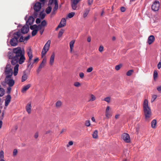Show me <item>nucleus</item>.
I'll return each instance as SVG.
<instances>
[{
	"mask_svg": "<svg viewBox=\"0 0 161 161\" xmlns=\"http://www.w3.org/2000/svg\"><path fill=\"white\" fill-rule=\"evenodd\" d=\"M8 56L9 59H11V64L12 65L16 64L14 67V76L17 75L18 71L19 65L17 64L19 62L21 64L24 62L25 58L23 53L20 47L14 48L12 52L8 53Z\"/></svg>",
	"mask_w": 161,
	"mask_h": 161,
	"instance_id": "1",
	"label": "nucleus"
},
{
	"mask_svg": "<svg viewBox=\"0 0 161 161\" xmlns=\"http://www.w3.org/2000/svg\"><path fill=\"white\" fill-rule=\"evenodd\" d=\"M143 108L145 120L149 121L151 117L152 113L151 109L148 105V101L147 99L144 100V101Z\"/></svg>",
	"mask_w": 161,
	"mask_h": 161,
	"instance_id": "2",
	"label": "nucleus"
},
{
	"mask_svg": "<svg viewBox=\"0 0 161 161\" xmlns=\"http://www.w3.org/2000/svg\"><path fill=\"white\" fill-rule=\"evenodd\" d=\"M21 35V33L19 31L13 33V37L10 41V44L11 46H15L17 45L19 42L18 39Z\"/></svg>",
	"mask_w": 161,
	"mask_h": 161,
	"instance_id": "3",
	"label": "nucleus"
},
{
	"mask_svg": "<svg viewBox=\"0 0 161 161\" xmlns=\"http://www.w3.org/2000/svg\"><path fill=\"white\" fill-rule=\"evenodd\" d=\"M25 19L26 21V25L22 27L21 29V32L22 34L27 33L29 30V25H30V16L27 15L25 17Z\"/></svg>",
	"mask_w": 161,
	"mask_h": 161,
	"instance_id": "4",
	"label": "nucleus"
},
{
	"mask_svg": "<svg viewBox=\"0 0 161 161\" xmlns=\"http://www.w3.org/2000/svg\"><path fill=\"white\" fill-rule=\"evenodd\" d=\"M50 44L51 41L50 40H48L42 50L41 53V56L42 58H43V56L45 55L47 52L48 51L49 48Z\"/></svg>",
	"mask_w": 161,
	"mask_h": 161,
	"instance_id": "5",
	"label": "nucleus"
},
{
	"mask_svg": "<svg viewBox=\"0 0 161 161\" xmlns=\"http://www.w3.org/2000/svg\"><path fill=\"white\" fill-rule=\"evenodd\" d=\"M5 83L10 87L13 86L14 84V81L11 78V76H6L4 80Z\"/></svg>",
	"mask_w": 161,
	"mask_h": 161,
	"instance_id": "6",
	"label": "nucleus"
},
{
	"mask_svg": "<svg viewBox=\"0 0 161 161\" xmlns=\"http://www.w3.org/2000/svg\"><path fill=\"white\" fill-rule=\"evenodd\" d=\"M5 72L6 76H12L13 75L12 68L10 64L7 65L5 69Z\"/></svg>",
	"mask_w": 161,
	"mask_h": 161,
	"instance_id": "7",
	"label": "nucleus"
},
{
	"mask_svg": "<svg viewBox=\"0 0 161 161\" xmlns=\"http://www.w3.org/2000/svg\"><path fill=\"white\" fill-rule=\"evenodd\" d=\"M159 3L157 1H155L152 6L153 10L156 11L158 10L159 6Z\"/></svg>",
	"mask_w": 161,
	"mask_h": 161,
	"instance_id": "8",
	"label": "nucleus"
},
{
	"mask_svg": "<svg viewBox=\"0 0 161 161\" xmlns=\"http://www.w3.org/2000/svg\"><path fill=\"white\" fill-rule=\"evenodd\" d=\"M41 3L39 2H36L33 6V8L35 11L38 12L39 11L41 8Z\"/></svg>",
	"mask_w": 161,
	"mask_h": 161,
	"instance_id": "9",
	"label": "nucleus"
},
{
	"mask_svg": "<svg viewBox=\"0 0 161 161\" xmlns=\"http://www.w3.org/2000/svg\"><path fill=\"white\" fill-rule=\"evenodd\" d=\"M80 0H71V6L73 10H76L77 8V5Z\"/></svg>",
	"mask_w": 161,
	"mask_h": 161,
	"instance_id": "10",
	"label": "nucleus"
},
{
	"mask_svg": "<svg viewBox=\"0 0 161 161\" xmlns=\"http://www.w3.org/2000/svg\"><path fill=\"white\" fill-rule=\"evenodd\" d=\"M46 60L47 59L46 58H44L43 59L41 63L39 65L38 68L37 69L38 72H39L41 70L42 68H43L46 62Z\"/></svg>",
	"mask_w": 161,
	"mask_h": 161,
	"instance_id": "11",
	"label": "nucleus"
},
{
	"mask_svg": "<svg viewBox=\"0 0 161 161\" xmlns=\"http://www.w3.org/2000/svg\"><path fill=\"white\" fill-rule=\"evenodd\" d=\"M121 138L124 141H126L130 140V137L128 134L125 133L122 135Z\"/></svg>",
	"mask_w": 161,
	"mask_h": 161,
	"instance_id": "12",
	"label": "nucleus"
},
{
	"mask_svg": "<svg viewBox=\"0 0 161 161\" xmlns=\"http://www.w3.org/2000/svg\"><path fill=\"white\" fill-rule=\"evenodd\" d=\"M155 40V37L153 35L150 36L148 38L147 42L149 45H150Z\"/></svg>",
	"mask_w": 161,
	"mask_h": 161,
	"instance_id": "13",
	"label": "nucleus"
},
{
	"mask_svg": "<svg viewBox=\"0 0 161 161\" xmlns=\"http://www.w3.org/2000/svg\"><path fill=\"white\" fill-rule=\"evenodd\" d=\"M30 36L28 35V36L26 37H24L22 36V35L20 36L19 39L18 41L20 42H24L25 41H27L29 39Z\"/></svg>",
	"mask_w": 161,
	"mask_h": 161,
	"instance_id": "14",
	"label": "nucleus"
},
{
	"mask_svg": "<svg viewBox=\"0 0 161 161\" xmlns=\"http://www.w3.org/2000/svg\"><path fill=\"white\" fill-rule=\"evenodd\" d=\"M55 57V54L53 52L52 53V55L51 56L50 59V65H53Z\"/></svg>",
	"mask_w": 161,
	"mask_h": 161,
	"instance_id": "15",
	"label": "nucleus"
},
{
	"mask_svg": "<svg viewBox=\"0 0 161 161\" xmlns=\"http://www.w3.org/2000/svg\"><path fill=\"white\" fill-rule=\"evenodd\" d=\"M30 85L28 84L24 86L21 90V92L23 93H25L26 91L30 87Z\"/></svg>",
	"mask_w": 161,
	"mask_h": 161,
	"instance_id": "16",
	"label": "nucleus"
},
{
	"mask_svg": "<svg viewBox=\"0 0 161 161\" xmlns=\"http://www.w3.org/2000/svg\"><path fill=\"white\" fill-rule=\"evenodd\" d=\"M90 10V9L89 8H86L85 11L84 12L83 14V17L84 18H86Z\"/></svg>",
	"mask_w": 161,
	"mask_h": 161,
	"instance_id": "17",
	"label": "nucleus"
},
{
	"mask_svg": "<svg viewBox=\"0 0 161 161\" xmlns=\"http://www.w3.org/2000/svg\"><path fill=\"white\" fill-rule=\"evenodd\" d=\"M27 52L29 57V62L28 64V66H29L30 65V48H28V49L27 50Z\"/></svg>",
	"mask_w": 161,
	"mask_h": 161,
	"instance_id": "18",
	"label": "nucleus"
},
{
	"mask_svg": "<svg viewBox=\"0 0 161 161\" xmlns=\"http://www.w3.org/2000/svg\"><path fill=\"white\" fill-rule=\"evenodd\" d=\"M75 42V41L74 40H72L69 43V46L71 52H72L73 50Z\"/></svg>",
	"mask_w": 161,
	"mask_h": 161,
	"instance_id": "19",
	"label": "nucleus"
},
{
	"mask_svg": "<svg viewBox=\"0 0 161 161\" xmlns=\"http://www.w3.org/2000/svg\"><path fill=\"white\" fill-rule=\"evenodd\" d=\"M156 123V119H153L152 120L151 123V127L152 128H155Z\"/></svg>",
	"mask_w": 161,
	"mask_h": 161,
	"instance_id": "20",
	"label": "nucleus"
},
{
	"mask_svg": "<svg viewBox=\"0 0 161 161\" xmlns=\"http://www.w3.org/2000/svg\"><path fill=\"white\" fill-rule=\"evenodd\" d=\"M62 103L60 101H58L56 103V108H58L61 107Z\"/></svg>",
	"mask_w": 161,
	"mask_h": 161,
	"instance_id": "21",
	"label": "nucleus"
},
{
	"mask_svg": "<svg viewBox=\"0 0 161 161\" xmlns=\"http://www.w3.org/2000/svg\"><path fill=\"white\" fill-rule=\"evenodd\" d=\"M98 131L97 130L94 131L92 134L93 137L94 138H96L98 136Z\"/></svg>",
	"mask_w": 161,
	"mask_h": 161,
	"instance_id": "22",
	"label": "nucleus"
},
{
	"mask_svg": "<svg viewBox=\"0 0 161 161\" xmlns=\"http://www.w3.org/2000/svg\"><path fill=\"white\" fill-rule=\"evenodd\" d=\"M52 7L51 6H49L46 8V12L47 14H49L52 10Z\"/></svg>",
	"mask_w": 161,
	"mask_h": 161,
	"instance_id": "23",
	"label": "nucleus"
},
{
	"mask_svg": "<svg viewBox=\"0 0 161 161\" xmlns=\"http://www.w3.org/2000/svg\"><path fill=\"white\" fill-rule=\"evenodd\" d=\"M26 109L27 111L29 114H30V104L29 103L28 105L26 106Z\"/></svg>",
	"mask_w": 161,
	"mask_h": 161,
	"instance_id": "24",
	"label": "nucleus"
},
{
	"mask_svg": "<svg viewBox=\"0 0 161 161\" xmlns=\"http://www.w3.org/2000/svg\"><path fill=\"white\" fill-rule=\"evenodd\" d=\"M64 30L62 29H61L60 31L58 34V37L60 38V37L62 35H63V33H64Z\"/></svg>",
	"mask_w": 161,
	"mask_h": 161,
	"instance_id": "25",
	"label": "nucleus"
},
{
	"mask_svg": "<svg viewBox=\"0 0 161 161\" xmlns=\"http://www.w3.org/2000/svg\"><path fill=\"white\" fill-rule=\"evenodd\" d=\"M27 79V76L26 75L24 74L23 75L22 77V82H24Z\"/></svg>",
	"mask_w": 161,
	"mask_h": 161,
	"instance_id": "26",
	"label": "nucleus"
},
{
	"mask_svg": "<svg viewBox=\"0 0 161 161\" xmlns=\"http://www.w3.org/2000/svg\"><path fill=\"white\" fill-rule=\"evenodd\" d=\"M33 30L32 32V36H34L36 35L37 32V30L35 29V30Z\"/></svg>",
	"mask_w": 161,
	"mask_h": 161,
	"instance_id": "27",
	"label": "nucleus"
},
{
	"mask_svg": "<svg viewBox=\"0 0 161 161\" xmlns=\"http://www.w3.org/2000/svg\"><path fill=\"white\" fill-rule=\"evenodd\" d=\"M122 65L121 64L116 65L115 67V69L116 70H119L122 67Z\"/></svg>",
	"mask_w": 161,
	"mask_h": 161,
	"instance_id": "28",
	"label": "nucleus"
},
{
	"mask_svg": "<svg viewBox=\"0 0 161 161\" xmlns=\"http://www.w3.org/2000/svg\"><path fill=\"white\" fill-rule=\"evenodd\" d=\"M158 75V74L157 72V71L156 70H154V73H153V78L154 80H155V79L157 77Z\"/></svg>",
	"mask_w": 161,
	"mask_h": 161,
	"instance_id": "29",
	"label": "nucleus"
},
{
	"mask_svg": "<svg viewBox=\"0 0 161 161\" xmlns=\"http://www.w3.org/2000/svg\"><path fill=\"white\" fill-rule=\"evenodd\" d=\"M75 13L74 12H71V13H69L68 14V17L69 18H71L72 17H73L74 15H75Z\"/></svg>",
	"mask_w": 161,
	"mask_h": 161,
	"instance_id": "30",
	"label": "nucleus"
},
{
	"mask_svg": "<svg viewBox=\"0 0 161 161\" xmlns=\"http://www.w3.org/2000/svg\"><path fill=\"white\" fill-rule=\"evenodd\" d=\"M157 97V96L156 95H153L152 96V97L151 99V102L153 103L155 100L156 99Z\"/></svg>",
	"mask_w": 161,
	"mask_h": 161,
	"instance_id": "31",
	"label": "nucleus"
},
{
	"mask_svg": "<svg viewBox=\"0 0 161 161\" xmlns=\"http://www.w3.org/2000/svg\"><path fill=\"white\" fill-rule=\"evenodd\" d=\"M133 72V71L132 70H129L126 73V75L127 76H130L132 73Z\"/></svg>",
	"mask_w": 161,
	"mask_h": 161,
	"instance_id": "32",
	"label": "nucleus"
},
{
	"mask_svg": "<svg viewBox=\"0 0 161 161\" xmlns=\"http://www.w3.org/2000/svg\"><path fill=\"white\" fill-rule=\"evenodd\" d=\"M43 12V11L41 12L39 14L40 17L42 19H43L45 17V14H42Z\"/></svg>",
	"mask_w": 161,
	"mask_h": 161,
	"instance_id": "33",
	"label": "nucleus"
},
{
	"mask_svg": "<svg viewBox=\"0 0 161 161\" xmlns=\"http://www.w3.org/2000/svg\"><path fill=\"white\" fill-rule=\"evenodd\" d=\"M47 22L45 20H43L42 21V22L41 25L42 26H45L47 25Z\"/></svg>",
	"mask_w": 161,
	"mask_h": 161,
	"instance_id": "34",
	"label": "nucleus"
},
{
	"mask_svg": "<svg viewBox=\"0 0 161 161\" xmlns=\"http://www.w3.org/2000/svg\"><path fill=\"white\" fill-rule=\"evenodd\" d=\"M37 25H34L32 26L31 25V30L37 29Z\"/></svg>",
	"mask_w": 161,
	"mask_h": 161,
	"instance_id": "35",
	"label": "nucleus"
},
{
	"mask_svg": "<svg viewBox=\"0 0 161 161\" xmlns=\"http://www.w3.org/2000/svg\"><path fill=\"white\" fill-rule=\"evenodd\" d=\"M4 158V152L2 150L0 152V158L3 159Z\"/></svg>",
	"mask_w": 161,
	"mask_h": 161,
	"instance_id": "36",
	"label": "nucleus"
},
{
	"mask_svg": "<svg viewBox=\"0 0 161 161\" xmlns=\"http://www.w3.org/2000/svg\"><path fill=\"white\" fill-rule=\"evenodd\" d=\"M85 125L87 126H89L90 125V121L89 120H87L85 121Z\"/></svg>",
	"mask_w": 161,
	"mask_h": 161,
	"instance_id": "37",
	"label": "nucleus"
},
{
	"mask_svg": "<svg viewBox=\"0 0 161 161\" xmlns=\"http://www.w3.org/2000/svg\"><path fill=\"white\" fill-rule=\"evenodd\" d=\"M96 99V97L93 94L91 95V99L89 100V101H93Z\"/></svg>",
	"mask_w": 161,
	"mask_h": 161,
	"instance_id": "38",
	"label": "nucleus"
},
{
	"mask_svg": "<svg viewBox=\"0 0 161 161\" xmlns=\"http://www.w3.org/2000/svg\"><path fill=\"white\" fill-rule=\"evenodd\" d=\"M74 86L77 87H79L80 86V84L78 82H76L74 83Z\"/></svg>",
	"mask_w": 161,
	"mask_h": 161,
	"instance_id": "39",
	"label": "nucleus"
},
{
	"mask_svg": "<svg viewBox=\"0 0 161 161\" xmlns=\"http://www.w3.org/2000/svg\"><path fill=\"white\" fill-rule=\"evenodd\" d=\"M18 153V151L16 149H14L13 152V156H16Z\"/></svg>",
	"mask_w": 161,
	"mask_h": 161,
	"instance_id": "40",
	"label": "nucleus"
},
{
	"mask_svg": "<svg viewBox=\"0 0 161 161\" xmlns=\"http://www.w3.org/2000/svg\"><path fill=\"white\" fill-rule=\"evenodd\" d=\"M11 87H10L9 86V87H8L7 88V93L8 94V95H9V94L10 93L11 88Z\"/></svg>",
	"mask_w": 161,
	"mask_h": 161,
	"instance_id": "41",
	"label": "nucleus"
},
{
	"mask_svg": "<svg viewBox=\"0 0 161 161\" xmlns=\"http://www.w3.org/2000/svg\"><path fill=\"white\" fill-rule=\"evenodd\" d=\"M5 100H7L11 101V97L10 95H8L7 96Z\"/></svg>",
	"mask_w": 161,
	"mask_h": 161,
	"instance_id": "42",
	"label": "nucleus"
},
{
	"mask_svg": "<svg viewBox=\"0 0 161 161\" xmlns=\"http://www.w3.org/2000/svg\"><path fill=\"white\" fill-rule=\"evenodd\" d=\"M64 24H63L61 22H60L58 26V28H60L64 27Z\"/></svg>",
	"mask_w": 161,
	"mask_h": 161,
	"instance_id": "43",
	"label": "nucleus"
},
{
	"mask_svg": "<svg viewBox=\"0 0 161 161\" xmlns=\"http://www.w3.org/2000/svg\"><path fill=\"white\" fill-rule=\"evenodd\" d=\"M60 22H61L63 24H64V25H66V21L65 19L63 18Z\"/></svg>",
	"mask_w": 161,
	"mask_h": 161,
	"instance_id": "44",
	"label": "nucleus"
},
{
	"mask_svg": "<svg viewBox=\"0 0 161 161\" xmlns=\"http://www.w3.org/2000/svg\"><path fill=\"white\" fill-rule=\"evenodd\" d=\"M110 99L109 97H106L104 99V100L108 103L110 102Z\"/></svg>",
	"mask_w": 161,
	"mask_h": 161,
	"instance_id": "45",
	"label": "nucleus"
},
{
	"mask_svg": "<svg viewBox=\"0 0 161 161\" xmlns=\"http://www.w3.org/2000/svg\"><path fill=\"white\" fill-rule=\"evenodd\" d=\"M42 26L40 24L38 25H37V31L42 30Z\"/></svg>",
	"mask_w": 161,
	"mask_h": 161,
	"instance_id": "46",
	"label": "nucleus"
},
{
	"mask_svg": "<svg viewBox=\"0 0 161 161\" xmlns=\"http://www.w3.org/2000/svg\"><path fill=\"white\" fill-rule=\"evenodd\" d=\"M10 101L7 100H5V105L6 106H7L10 102Z\"/></svg>",
	"mask_w": 161,
	"mask_h": 161,
	"instance_id": "47",
	"label": "nucleus"
},
{
	"mask_svg": "<svg viewBox=\"0 0 161 161\" xmlns=\"http://www.w3.org/2000/svg\"><path fill=\"white\" fill-rule=\"evenodd\" d=\"M93 70V68L92 67L88 68L87 69L86 71L87 72H91Z\"/></svg>",
	"mask_w": 161,
	"mask_h": 161,
	"instance_id": "48",
	"label": "nucleus"
},
{
	"mask_svg": "<svg viewBox=\"0 0 161 161\" xmlns=\"http://www.w3.org/2000/svg\"><path fill=\"white\" fill-rule=\"evenodd\" d=\"M103 49V47L102 46H100L98 50L99 52H102Z\"/></svg>",
	"mask_w": 161,
	"mask_h": 161,
	"instance_id": "49",
	"label": "nucleus"
},
{
	"mask_svg": "<svg viewBox=\"0 0 161 161\" xmlns=\"http://www.w3.org/2000/svg\"><path fill=\"white\" fill-rule=\"evenodd\" d=\"M79 75L81 78H83L84 76V74L82 72H81L80 73Z\"/></svg>",
	"mask_w": 161,
	"mask_h": 161,
	"instance_id": "50",
	"label": "nucleus"
},
{
	"mask_svg": "<svg viewBox=\"0 0 161 161\" xmlns=\"http://www.w3.org/2000/svg\"><path fill=\"white\" fill-rule=\"evenodd\" d=\"M41 19L39 18H37L36 21V24H38L41 22Z\"/></svg>",
	"mask_w": 161,
	"mask_h": 161,
	"instance_id": "51",
	"label": "nucleus"
},
{
	"mask_svg": "<svg viewBox=\"0 0 161 161\" xmlns=\"http://www.w3.org/2000/svg\"><path fill=\"white\" fill-rule=\"evenodd\" d=\"M105 115L106 117L108 118L110 116V115L108 112H105Z\"/></svg>",
	"mask_w": 161,
	"mask_h": 161,
	"instance_id": "52",
	"label": "nucleus"
},
{
	"mask_svg": "<svg viewBox=\"0 0 161 161\" xmlns=\"http://www.w3.org/2000/svg\"><path fill=\"white\" fill-rule=\"evenodd\" d=\"M58 8V5H55L54 8H53L54 11H56L57 10Z\"/></svg>",
	"mask_w": 161,
	"mask_h": 161,
	"instance_id": "53",
	"label": "nucleus"
},
{
	"mask_svg": "<svg viewBox=\"0 0 161 161\" xmlns=\"http://www.w3.org/2000/svg\"><path fill=\"white\" fill-rule=\"evenodd\" d=\"M73 144V142H69L68 144L67 145V147H68L72 145Z\"/></svg>",
	"mask_w": 161,
	"mask_h": 161,
	"instance_id": "54",
	"label": "nucleus"
},
{
	"mask_svg": "<svg viewBox=\"0 0 161 161\" xmlns=\"http://www.w3.org/2000/svg\"><path fill=\"white\" fill-rule=\"evenodd\" d=\"M158 91L159 92H161V86H159L157 87Z\"/></svg>",
	"mask_w": 161,
	"mask_h": 161,
	"instance_id": "55",
	"label": "nucleus"
},
{
	"mask_svg": "<svg viewBox=\"0 0 161 161\" xmlns=\"http://www.w3.org/2000/svg\"><path fill=\"white\" fill-rule=\"evenodd\" d=\"M31 20H32V22H31V25L32 24L35 20V19L31 16Z\"/></svg>",
	"mask_w": 161,
	"mask_h": 161,
	"instance_id": "56",
	"label": "nucleus"
},
{
	"mask_svg": "<svg viewBox=\"0 0 161 161\" xmlns=\"http://www.w3.org/2000/svg\"><path fill=\"white\" fill-rule=\"evenodd\" d=\"M37 15H38L37 12H36V11H35V12L33 14L34 17L35 18H36L37 17Z\"/></svg>",
	"mask_w": 161,
	"mask_h": 161,
	"instance_id": "57",
	"label": "nucleus"
},
{
	"mask_svg": "<svg viewBox=\"0 0 161 161\" xmlns=\"http://www.w3.org/2000/svg\"><path fill=\"white\" fill-rule=\"evenodd\" d=\"M93 0H88V4L89 5H91L93 2Z\"/></svg>",
	"mask_w": 161,
	"mask_h": 161,
	"instance_id": "58",
	"label": "nucleus"
},
{
	"mask_svg": "<svg viewBox=\"0 0 161 161\" xmlns=\"http://www.w3.org/2000/svg\"><path fill=\"white\" fill-rule=\"evenodd\" d=\"M120 10L122 12H124L125 11V8L124 7H122L120 8Z\"/></svg>",
	"mask_w": 161,
	"mask_h": 161,
	"instance_id": "59",
	"label": "nucleus"
},
{
	"mask_svg": "<svg viewBox=\"0 0 161 161\" xmlns=\"http://www.w3.org/2000/svg\"><path fill=\"white\" fill-rule=\"evenodd\" d=\"M161 67V63L159 62L158 64V69H160Z\"/></svg>",
	"mask_w": 161,
	"mask_h": 161,
	"instance_id": "60",
	"label": "nucleus"
},
{
	"mask_svg": "<svg viewBox=\"0 0 161 161\" xmlns=\"http://www.w3.org/2000/svg\"><path fill=\"white\" fill-rule=\"evenodd\" d=\"M66 130V129L65 128H63L62 129V130L60 132V134H62L64 132H65Z\"/></svg>",
	"mask_w": 161,
	"mask_h": 161,
	"instance_id": "61",
	"label": "nucleus"
},
{
	"mask_svg": "<svg viewBox=\"0 0 161 161\" xmlns=\"http://www.w3.org/2000/svg\"><path fill=\"white\" fill-rule=\"evenodd\" d=\"M38 60H39L38 58H36V59H35L34 60V62H33V63L38 62Z\"/></svg>",
	"mask_w": 161,
	"mask_h": 161,
	"instance_id": "62",
	"label": "nucleus"
},
{
	"mask_svg": "<svg viewBox=\"0 0 161 161\" xmlns=\"http://www.w3.org/2000/svg\"><path fill=\"white\" fill-rule=\"evenodd\" d=\"M38 133L37 132H36L35 134V135H34V137L35 138H36L38 137Z\"/></svg>",
	"mask_w": 161,
	"mask_h": 161,
	"instance_id": "63",
	"label": "nucleus"
},
{
	"mask_svg": "<svg viewBox=\"0 0 161 161\" xmlns=\"http://www.w3.org/2000/svg\"><path fill=\"white\" fill-rule=\"evenodd\" d=\"M53 2H54L55 5H58L57 0H54Z\"/></svg>",
	"mask_w": 161,
	"mask_h": 161,
	"instance_id": "64",
	"label": "nucleus"
}]
</instances>
